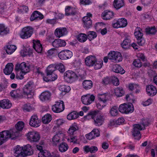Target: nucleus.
Instances as JSON below:
<instances>
[{"label":"nucleus","instance_id":"nucleus-1","mask_svg":"<svg viewBox=\"0 0 157 157\" xmlns=\"http://www.w3.org/2000/svg\"><path fill=\"white\" fill-rule=\"evenodd\" d=\"M18 136V132L15 129L2 131L0 132V145L6 141L8 139H13Z\"/></svg>","mask_w":157,"mask_h":157},{"label":"nucleus","instance_id":"nucleus-2","mask_svg":"<svg viewBox=\"0 0 157 157\" xmlns=\"http://www.w3.org/2000/svg\"><path fill=\"white\" fill-rule=\"evenodd\" d=\"M142 121L143 127L139 124H136L133 125L132 135L135 139L138 140L140 139L141 138V134L140 131L144 129L145 128V127L148 125L151 121L149 119H147L144 120Z\"/></svg>","mask_w":157,"mask_h":157},{"label":"nucleus","instance_id":"nucleus-3","mask_svg":"<svg viewBox=\"0 0 157 157\" xmlns=\"http://www.w3.org/2000/svg\"><path fill=\"white\" fill-rule=\"evenodd\" d=\"M94 119V124L97 126L101 125L103 122V116L98 111H94L90 112L88 114Z\"/></svg>","mask_w":157,"mask_h":157},{"label":"nucleus","instance_id":"nucleus-4","mask_svg":"<svg viewBox=\"0 0 157 157\" xmlns=\"http://www.w3.org/2000/svg\"><path fill=\"white\" fill-rule=\"evenodd\" d=\"M35 87V85L34 82L30 81L25 86L22 91L24 94L27 96L28 98H31L33 97Z\"/></svg>","mask_w":157,"mask_h":157},{"label":"nucleus","instance_id":"nucleus-5","mask_svg":"<svg viewBox=\"0 0 157 157\" xmlns=\"http://www.w3.org/2000/svg\"><path fill=\"white\" fill-rule=\"evenodd\" d=\"M15 69L17 71H20L22 73L19 77L20 79H22L24 78V75L28 72L29 70V67L27 65L25 62H23L21 64L17 63L15 67Z\"/></svg>","mask_w":157,"mask_h":157},{"label":"nucleus","instance_id":"nucleus-6","mask_svg":"<svg viewBox=\"0 0 157 157\" xmlns=\"http://www.w3.org/2000/svg\"><path fill=\"white\" fill-rule=\"evenodd\" d=\"M33 28L30 26L24 27L20 32V37L23 39L30 37L33 33Z\"/></svg>","mask_w":157,"mask_h":157},{"label":"nucleus","instance_id":"nucleus-7","mask_svg":"<svg viewBox=\"0 0 157 157\" xmlns=\"http://www.w3.org/2000/svg\"><path fill=\"white\" fill-rule=\"evenodd\" d=\"M109 59L114 63L121 61L122 60L121 55L120 53L114 51H111L108 55Z\"/></svg>","mask_w":157,"mask_h":157},{"label":"nucleus","instance_id":"nucleus-8","mask_svg":"<svg viewBox=\"0 0 157 157\" xmlns=\"http://www.w3.org/2000/svg\"><path fill=\"white\" fill-rule=\"evenodd\" d=\"M118 109L122 113L128 114L132 113L134 110V109L132 103H124L120 105Z\"/></svg>","mask_w":157,"mask_h":157},{"label":"nucleus","instance_id":"nucleus-9","mask_svg":"<svg viewBox=\"0 0 157 157\" xmlns=\"http://www.w3.org/2000/svg\"><path fill=\"white\" fill-rule=\"evenodd\" d=\"M28 139L31 142H37L40 139V135L39 133L36 131L29 132L26 135Z\"/></svg>","mask_w":157,"mask_h":157},{"label":"nucleus","instance_id":"nucleus-10","mask_svg":"<svg viewBox=\"0 0 157 157\" xmlns=\"http://www.w3.org/2000/svg\"><path fill=\"white\" fill-rule=\"evenodd\" d=\"M128 24L127 20L122 18L118 19L112 24V26L114 28H123L126 27Z\"/></svg>","mask_w":157,"mask_h":157},{"label":"nucleus","instance_id":"nucleus-11","mask_svg":"<svg viewBox=\"0 0 157 157\" xmlns=\"http://www.w3.org/2000/svg\"><path fill=\"white\" fill-rule=\"evenodd\" d=\"M64 109V102L62 101L56 102V104L52 107V111L56 113H60Z\"/></svg>","mask_w":157,"mask_h":157},{"label":"nucleus","instance_id":"nucleus-12","mask_svg":"<svg viewBox=\"0 0 157 157\" xmlns=\"http://www.w3.org/2000/svg\"><path fill=\"white\" fill-rule=\"evenodd\" d=\"M95 97L93 94H88L82 97V101L85 105L91 104L94 100Z\"/></svg>","mask_w":157,"mask_h":157},{"label":"nucleus","instance_id":"nucleus-13","mask_svg":"<svg viewBox=\"0 0 157 157\" xmlns=\"http://www.w3.org/2000/svg\"><path fill=\"white\" fill-rule=\"evenodd\" d=\"M72 52L69 50H63L61 51L58 54L60 59L62 60L68 59L72 56Z\"/></svg>","mask_w":157,"mask_h":157},{"label":"nucleus","instance_id":"nucleus-14","mask_svg":"<svg viewBox=\"0 0 157 157\" xmlns=\"http://www.w3.org/2000/svg\"><path fill=\"white\" fill-rule=\"evenodd\" d=\"M77 75L71 71H66L64 74V78L67 81L70 82L71 80L78 78Z\"/></svg>","mask_w":157,"mask_h":157},{"label":"nucleus","instance_id":"nucleus-15","mask_svg":"<svg viewBox=\"0 0 157 157\" xmlns=\"http://www.w3.org/2000/svg\"><path fill=\"white\" fill-rule=\"evenodd\" d=\"M92 15L90 13L87 14V16L84 17L82 18V21L84 26L87 28H89L91 26L92 21L91 20L90 17H91Z\"/></svg>","mask_w":157,"mask_h":157},{"label":"nucleus","instance_id":"nucleus-16","mask_svg":"<svg viewBox=\"0 0 157 157\" xmlns=\"http://www.w3.org/2000/svg\"><path fill=\"white\" fill-rule=\"evenodd\" d=\"M23 94L22 90L20 89L12 90L10 92L11 97L15 99L22 98Z\"/></svg>","mask_w":157,"mask_h":157},{"label":"nucleus","instance_id":"nucleus-17","mask_svg":"<svg viewBox=\"0 0 157 157\" xmlns=\"http://www.w3.org/2000/svg\"><path fill=\"white\" fill-rule=\"evenodd\" d=\"M100 132L98 129H94L90 133L86 135V139L89 140L94 139L99 136Z\"/></svg>","mask_w":157,"mask_h":157},{"label":"nucleus","instance_id":"nucleus-18","mask_svg":"<svg viewBox=\"0 0 157 157\" xmlns=\"http://www.w3.org/2000/svg\"><path fill=\"white\" fill-rule=\"evenodd\" d=\"M96 60V58L94 56H89L85 58V61L86 65L91 67L93 66Z\"/></svg>","mask_w":157,"mask_h":157},{"label":"nucleus","instance_id":"nucleus-19","mask_svg":"<svg viewBox=\"0 0 157 157\" xmlns=\"http://www.w3.org/2000/svg\"><path fill=\"white\" fill-rule=\"evenodd\" d=\"M40 121L36 115H33L30 119L29 123V125L35 127H37L40 125Z\"/></svg>","mask_w":157,"mask_h":157},{"label":"nucleus","instance_id":"nucleus-20","mask_svg":"<svg viewBox=\"0 0 157 157\" xmlns=\"http://www.w3.org/2000/svg\"><path fill=\"white\" fill-rule=\"evenodd\" d=\"M67 33V31L65 28H57L55 30L54 34L58 38L63 36Z\"/></svg>","mask_w":157,"mask_h":157},{"label":"nucleus","instance_id":"nucleus-21","mask_svg":"<svg viewBox=\"0 0 157 157\" xmlns=\"http://www.w3.org/2000/svg\"><path fill=\"white\" fill-rule=\"evenodd\" d=\"M63 134L61 132H59L55 135L52 138V144L54 145L58 144L60 141L62 137L63 136Z\"/></svg>","mask_w":157,"mask_h":157},{"label":"nucleus","instance_id":"nucleus-22","mask_svg":"<svg viewBox=\"0 0 157 157\" xmlns=\"http://www.w3.org/2000/svg\"><path fill=\"white\" fill-rule=\"evenodd\" d=\"M102 18L104 20H107L112 18L114 16V13L112 11L106 10L101 14Z\"/></svg>","mask_w":157,"mask_h":157},{"label":"nucleus","instance_id":"nucleus-23","mask_svg":"<svg viewBox=\"0 0 157 157\" xmlns=\"http://www.w3.org/2000/svg\"><path fill=\"white\" fill-rule=\"evenodd\" d=\"M33 47L38 53H41L43 49L42 44L39 40H33Z\"/></svg>","mask_w":157,"mask_h":157},{"label":"nucleus","instance_id":"nucleus-24","mask_svg":"<svg viewBox=\"0 0 157 157\" xmlns=\"http://www.w3.org/2000/svg\"><path fill=\"white\" fill-rule=\"evenodd\" d=\"M66 44V42L61 39H55L52 43V46L55 48L64 47Z\"/></svg>","mask_w":157,"mask_h":157},{"label":"nucleus","instance_id":"nucleus-25","mask_svg":"<svg viewBox=\"0 0 157 157\" xmlns=\"http://www.w3.org/2000/svg\"><path fill=\"white\" fill-rule=\"evenodd\" d=\"M44 18V16L37 11H34L30 17L31 21H33L36 19L41 20Z\"/></svg>","mask_w":157,"mask_h":157},{"label":"nucleus","instance_id":"nucleus-26","mask_svg":"<svg viewBox=\"0 0 157 157\" xmlns=\"http://www.w3.org/2000/svg\"><path fill=\"white\" fill-rule=\"evenodd\" d=\"M146 91L149 95L153 96L157 93V90L155 86L149 85L147 86Z\"/></svg>","mask_w":157,"mask_h":157},{"label":"nucleus","instance_id":"nucleus-27","mask_svg":"<svg viewBox=\"0 0 157 157\" xmlns=\"http://www.w3.org/2000/svg\"><path fill=\"white\" fill-rule=\"evenodd\" d=\"M11 106L12 104L7 99H4L0 101V106L3 109H9Z\"/></svg>","mask_w":157,"mask_h":157},{"label":"nucleus","instance_id":"nucleus-28","mask_svg":"<svg viewBox=\"0 0 157 157\" xmlns=\"http://www.w3.org/2000/svg\"><path fill=\"white\" fill-rule=\"evenodd\" d=\"M65 10V14L67 16L75 15L77 13L76 10L75 8L71 7L70 6H66Z\"/></svg>","mask_w":157,"mask_h":157},{"label":"nucleus","instance_id":"nucleus-29","mask_svg":"<svg viewBox=\"0 0 157 157\" xmlns=\"http://www.w3.org/2000/svg\"><path fill=\"white\" fill-rule=\"evenodd\" d=\"M108 96L105 94H99L98 96V99L99 102L106 105V102L109 100Z\"/></svg>","mask_w":157,"mask_h":157},{"label":"nucleus","instance_id":"nucleus-30","mask_svg":"<svg viewBox=\"0 0 157 157\" xmlns=\"http://www.w3.org/2000/svg\"><path fill=\"white\" fill-rule=\"evenodd\" d=\"M13 65L12 63H8L4 69V73L6 75L10 74L13 70Z\"/></svg>","mask_w":157,"mask_h":157},{"label":"nucleus","instance_id":"nucleus-31","mask_svg":"<svg viewBox=\"0 0 157 157\" xmlns=\"http://www.w3.org/2000/svg\"><path fill=\"white\" fill-rule=\"evenodd\" d=\"M51 94L48 91L42 93L40 96V99L42 101L49 100L51 98Z\"/></svg>","mask_w":157,"mask_h":157},{"label":"nucleus","instance_id":"nucleus-32","mask_svg":"<svg viewBox=\"0 0 157 157\" xmlns=\"http://www.w3.org/2000/svg\"><path fill=\"white\" fill-rule=\"evenodd\" d=\"M113 5L114 7L118 10L124 5V0H114L113 2Z\"/></svg>","mask_w":157,"mask_h":157},{"label":"nucleus","instance_id":"nucleus-33","mask_svg":"<svg viewBox=\"0 0 157 157\" xmlns=\"http://www.w3.org/2000/svg\"><path fill=\"white\" fill-rule=\"evenodd\" d=\"M113 71L116 73H120L124 74L125 72V71L118 64H116L113 66Z\"/></svg>","mask_w":157,"mask_h":157},{"label":"nucleus","instance_id":"nucleus-34","mask_svg":"<svg viewBox=\"0 0 157 157\" xmlns=\"http://www.w3.org/2000/svg\"><path fill=\"white\" fill-rule=\"evenodd\" d=\"M17 47L13 45H8L6 46V51L8 54H11L16 49Z\"/></svg>","mask_w":157,"mask_h":157},{"label":"nucleus","instance_id":"nucleus-35","mask_svg":"<svg viewBox=\"0 0 157 157\" xmlns=\"http://www.w3.org/2000/svg\"><path fill=\"white\" fill-rule=\"evenodd\" d=\"M24 151L26 156L27 155H31L33 153L31 146L29 144H27L23 148Z\"/></svg>","mask_w":157,"mask_h":157},{"label":"nucleus","instance_id":"nucleus-36","mask_svg":"<svg viewBox=\"0 0 157 157\" xmlns=\"http://www.w3.org/2000/svg\"><path fill=\"white\" fill-rule=\"evenodd\" d=\"M9 31L7 27H6L4 24H0V35L3 36L6 34Z\"/></svg>","mask_w":157,"mask_h":157},{"label":"nucleus","instance_id":"nucleus-37","mask_svg":"<svg viewBox=\"0 0 157 157\" xmlns=\"http://www.w3.org/2000/svg\"><path fill=\"white\" fill-rule=\"evenodd\" d=\"M83 86L86 90L90 89L92 87L93 82L90 80H85L82 83Z\"/></svg>","mask_w":157,"mask_h":157},{"label":"nucleus","instance_id":"nucleus-38","mask_svg":"<svg viewBox=\"0 0 157 157\" xmlns=\"http://www.w3.org/2000/svg\"><path fill=\"white\" fill-rule=\"evenodd\" d=\"M142 31V29L140 27H137L135 29L134 34L135 36L137 39L141 38L142 37L143 34Z\"/></svg>","mask_w":157,"mask_h":157},{"label":"nucleus","instance_id":"nucleus-39","mask_svg":"<svg viewBox=\"0 0 157 157\" xmlns=\"http://www.w3.org/2000/svg\"><path fill=\"white\" fill-rule=\"evenodd\" d=\"M59 90L62 92V94H64L69 92L71 90L70 86L65 85H62L59 87Z\"/></svg>","mask_w":157,"mask_h":157},{"label":"nucleus","instance_id":"nucleus-40","mask_svg":"<svg viewBox=\"0 0 157 157\" xmlns=\"http://www.w3.org/2000/svg\"><path fill=\"white\" fill-rule=\"evenodd\" d=\"M52 118L51 116L49 114L45 115L42 118V121L44 124H48L52 120Z\"/></svg>","mask_w":157,"mask_h":157},{"label":"nucleus","instance_id":"nucleus-41","mask_svg":"<svg viewBox=\"0 0 157 157\" xmlns=\"http://www.w3.org/2000/svg\"><path fill=\"white\" fill-rule=\"evenodd\" d=\"M38 157H51L50 153L48 151L44 150L40 151L38 154Z\"/></svg>","mask_w":157,"mask_h":157},{"label":"nucleus","instance_id":"nucleus-42","mask_svg":"<svg viewBox=\"0 0 157 157\" xmlns=\"http://www.w3.org/2000/svg\"><path fill=\"white\" fill-rule=\"evenodd\" d=\"M131 40L129 38H126L123 40L121 44V46L122 48L124 49L129 48L131 45Z\"/></svg>","mask_w":157,"mask_h":157},{"label":"nucleus","instance_id":"nucleus-43","mask_svg":"<svg viewBox=\"0 0 157 157\" xmlns=\"http://www.w3.org/2000/svg\"><path fill=\"white\" fill-rule=\"evenodd\" d=\"M87 37L86 34L81 33L78 35L77 39L80 42L83 43L86 41L87 40Z\"/></svg>","mask_w":157,"mask_h":157},{"label":"nucleus","instance_id":"nucleus-44","mask_svg":"<svg viewBox=\"0 0 157 157\" xmlns=\"http://www.w3.org/2000/svg\"><path fill=\"white\" fill-rule=\"evenodd\" d=\"M78 114L75 111H73L69 113L67 116V118L68 120H72L75 119L78 117Z\"/></svg>","mask_w":157,"mask_h":157},{"label":"nucleus","instance_id":"nucleus-45","mask_svg":"<svg viewBox=\"0 0 157 157\" xmlns=\"http://www.w3.org/2000/svg\"><path fill=\"white\" fill-rule=\"evenodd\" d=\"M56 65H50L47 67V75H50L54 73V72L56 70Z\"/></svg>","mask_w":157,"mask_h":157},{"label":"nucleus","instance_id":"nucleus-46","mask_svg":"<svg viewBox=\"0 0 157 157\" xmlns=\"http://www.w3.org/2000/svg\"><path fill=\"white\" fill-rule=\"evenodd\" d=\"M59 148L60 152H64L68 149V146L66 143H62L59 146Z\"/></svg>","mask_w":157,"mask_h":157},{"label":"nucleus","instance_id":"nucleus-47","mask_svg":"<svg viewBox=\"0 0 157 157\" xmlns=\"http://www.w3.org/2000/svg\"><path fill=\"white\" fill-rule=\"evenodd\" d=\"M118 107L117 106H114L110 110V113L111 115L113 117L117 116L118 113Z\"/></svg>","mask_w":157,"mask_h":157},{"label":"nucleus","instance_id":"nucleus-48","mask_svg":"<svg viewBox=\"0 0 157 157\" xmlns=\"http://www.w3.org/2000/svg\"><path fill=\"white\" fill-rule=\"evenodd\" d=\"M13 150L14 155L15 156L17 155H18V154L20 153H21L22 152L24 151L23 147H21L19 145H17L15 147Z\"/></svg>","mask_w":157,"mask_h":157},{"label":"nucleus","instance_id":"nucleus-49","mask_svg":"<svg viewBox=\"0 0 157 157\" xmlns=\"http://www.w3.org/2000/svg\"><path fill=\"white\" fill-rule=\"evenodd\" d=\"M78 129V126L75 124H72L70 127L68 133L70 135H73L74 132Z\"/></svg>","mask_w":157,"mask_h":157},{"label":"nucleus","instance_id":"nucleus-50","mask_svg":"<svg viewBox=\"0 0 157 157\" xmlns=\"http://www.w3.org/2000/svg\"><path fill=\"white\" fill-rule=\"evenodd\" d=\"M156 31L155 27H151L146 29V32L148 34H155Z\"/></svg>","mask_w":157,"mask_h":157},{"label":"nucleus","instance_id":"nucleus-51","mask_svg":"<svg viewBox=\"0 0 157 157\" xmlns=\"http://www.w3.org/2000/svg\"><path fill=\"white\" fill-rule=\"evenodd\" d=\"M24 126V124L22 121H19L15 125L16 129L18 131H21Z\"/></svg>","mask_w":157,"mask_h":157},{"label":"nucleus","instance_id":"nucleus-52","mask_svg":"<svg viewBox=\"0 0 157 157\" xmlns=\"http://www.w3.org/2000/svg\"><path fill=\"white\" fill-rule=\"evenodd\" d=\"M103 65V61H97L95 63V64L93 66L95 70H98L100 69L102 67Z\"/></svg>","mask_w":157,"mask_h":157},{"label":"nucleus","instance_id":"nucleus-53","mask_svg":"<svg viewBox=\"0 0 157 157\" xmlns=\"http://www.w3.org/2000/svg\"><path fill=\"white\" fill-rule=\"evenodd\" d=\"M56 69H58L60 72L63 73L65 70V68L63 64L59 63L56 65Z\"/></svg>","mask_w":157,"mask_h":157},{"label":"nucleus","instance_id":"nucleus-54","mask_svg":"<svg viewBox=\"0 0 157 157\" xmlns=\"http://www.w3.org/2000/svg\"><path fill=\"white\" fill-rule=\"evenodd\" d=\"M111 82L115 86H117L119 85V80L115 76L111 77Z\"/></svg>","mask_w":157,"mask_h":157},{"label":"nucleus","instance_id":"nucleus-55","mask_svg":"<svg viewBox=\"0 0 157 157\" xmlns=\"http://www.w3.org/2000/svg\"><path fill=\"white\" fill-rule=\"evenodd\" d=\"M122 88H117L115 90V95L117 97L121 96L124 93Z\"/></svg>","mask_w":157,"mask_h":157},{"label":"nucleus","instance_id":"nucleus-56","mask_svg":"<svg viewBox=\"0 0 157 157\" xmlns=\"http://www.w3.org/2000/svg\"><path fill=\"white\" fill-rule=\"evenodd\" d=\"M125 98L127 101L130 102H133L135 100L134 97L132 94H127L125 97Z\"/></svg>","mask_w":157,"mask_h":157},{"label":"nucleus","instance_id":"nucleus-57","mask_svg":"<svg viewBox=\"0 0 157 157\" xmlns=\"http://www.w3.org/2000/svg\"><path fill=\"white\" fill-rule=\"evenodd\" d=\"M23 110L29 112L33 110V107L29 104H26L24 105L23 107Z\"/></svg>","mask_w":157,"mask_h":157},{"label":"nucleus","instance_id":"nucleus-58","mask_svg":"<svg viewBox=\"0 0 157 157\" xmlns=\"http://www.w3.org/2000/svg\"><path fill=\"white\" fill-rule=\"evenodd\" d=\"M67 141L70 142H73L74 143H77V138L75 136H70L67 138Z\"/></svg>","mask_w":157,"mask_h":157},{"label":"nucleus","instance_id":"nucleus-59","mask_svg":"<svg viewBox=\"0 0 157 157\" xmlns=\"http://www.w3.org/2000/svg\"><path fill=\"white\" fill-rule=\"evenodd\" d=\"M87 36L89 39L92 40L97 36L96 33L94 31H90L87 33Z\"/></svg>","mask_w":157,"mask_h":157},{"label":"nucleus","instance_id":"nucleus-60","mask_svg":"<svg viewBox=\"0 0 157 157\" xmlns=\"http://www.w3.org/2000/svg\"><path fill=\"white\" fill-rule=\"evenodd\" d=\"M133 64L134 66L137 67H140L142 66V63L140 59H135L133 62Z\"/></svg>","mask_w":157,"mask_h":157},{"label":"nucleus","instance_id":"nucleus-61","mask_svg":"<svg viewBox=\"0 0 157 157\" xmlns=\"http://www.w3.org/2000/svg\"><path fill=\"white\" fill-rule=\"evenodd\" d=\"M64 122L65 121L62 119H57L55 121L56 124L58 127L63 124L64 123Z\"/></svg>","mask_w":157,"mask_h":157},{"label":"nucleus","instance_id":"nucleus-62","mask_svg":"<svg viewBox=\"0 0 157 157\" xmlns=\"http://www.w3.org/2000/svg\"><path fill=\"white\" fill-rule=\"evenodd\" d=\"M137 39V43L139 45L142 46L145 44V40L143 37Z\"/></svg>","mask_w":157,"mask_h":157},{"label":"nucleus","instance_id":"nucleus-63","mask_svg":"<svg viewBox=\"0 0 157 157\" xmlns=\"http://www.w3.org/2000/svg\"><path fill=\"white\" fill-rule=\"evenodd\" d=\"M103 83L105 85L111 83V77H106L104 78L102 80Z\"/></svg>","mask_w":157,"mask_h":157},{"label":"nucleus","instance_id":"nucleus-64","mask_svg":"<svg viewBox=\"0 0 157 157\" xmlns=\"http://www.w3.org/2000/svg\"><path fill=\"white\" fill-rule=\"evenodd\" d=\"M47 76H48L51 79V81H53L56 80L57 78V76L54 73H53L51 75H47Z\"/></svg>","mask_w":157,"mask_h":157}]
</instances>
